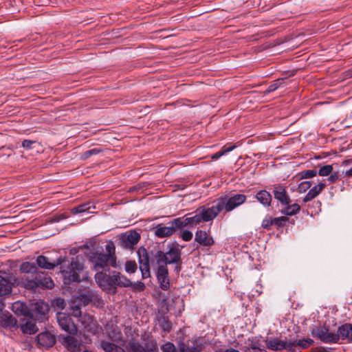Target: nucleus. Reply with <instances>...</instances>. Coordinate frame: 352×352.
Returning <instances> with one entry per match:
<instances>
[{
    "label": "nucleus",
    "mask_w": 352,
    "mask_h": 352,
    "mask_svg": "<svg viewBox=\"0 0 352 352\" xmlns=\"http://www.w3.org/2000/svg\"><path fill=\"white\" fill-rule=\"evenodd\" d=\"M254 197L264 207H269L271 206L272 197L268 191L265 190H261L255 195Z\"/></svg>",
    "instance_id": "4be33fe9"
},
{
    "label": "nucleus",
    "mask_w": 352,
    "mask_h": 352,
    "mask_svg": "<svg viewBox=\"0 0 352 352\" xmlns=\"http://www.w3.org/2000/svg\"><path fill=\"white\" fill-rule=\"evenodd\" d=\"M266 347L272 351H281L283 349H287L292 351L290 346V340L285 341L280 340L278 338H270L265 340Z\"/></svg>",
    "instance_id": "ddd939ff"
},
{
    "label": "nucleus",
    "mask_w": 352,
    "mask_h": 352,
    "mask_svg": "<svg viewBox=\"0 0 352 352\" xmlns=\"http://www.w3.org/2000/svg\"><path fill=\"white\" fill-rule=\"evenodd\" d=\"M20 271L22 273L26 274V276H29L30 278H33L34 275L38 271L36 265L30 262H23L20 265Z\"/></svg>",
    "instance_id": "b1692460"
},
{
    "label": "nucleus",
    "mask_w": 352,
    "mask_h": 352,
    "mask_svg": "<svg viewBox=\"0 0 352 352\" xmlns=\"http://www.w3.org/2000/svg\"><path fill=\"white\" fill-rule=\"evenodd\" d=\"M52 305L54 307L63 309L65 307V301L63 298H56L52 301Z\"/></svg>",
    "instance_id": "a18cd8bd"
},
{
    "label": "nucleus",
    "mask_w": 352,
    "mask_h": 352,
    "mask_svg": "<svg viewBox=\"0 0 352 352\" xmlns=\"http://www.w3.org/2000/svg\"><path fill=\"white\" fill-rule=\"evenodd\" d=\"M140 238V234L135 230H130L120 235L118 244L124 249L131 250L139 242Z\"/></svg>",
    "instance_id": "1a4fd4ad"
},
{
    "label": "nucleus",
    "mask_w": 352,
    "mask_h": 352,
    "mask_svg": "<svg viewBox=\"0 0 352 352\" xmlns=\"http://www.w3.org/2000/svg\"><path fill=\"white\" fill-rule=\"evenodd\" d=\"M82 323L84 325L85 331L92 333L96 334L98 331V323L94 318L89 315H85L83 317L82 320Z\"/></svg>",
    "instance_id": "6ab92c4d"
},
{
    "label": "nucleus",
    "mask_w": 352,
    "mask_h": 352,
    "mask_svg": "<svg viewBox=\"0 0 352 352\" xmlns=\"http://www.w3.org/2000/svg\"><path fill=\"white\" fill-rule=\"evenodd\" d=\"M336 336L338 337L336 343L339 342L340 339L347 340L348 342H352V324L344 323L339 326Z\"/></svg>",
    "instance_id": "2eb2a0df"
},
{
    "label": "nucleus",
    "mask_w": 352,
    "mask_h": 352,
    "mask_svg": "<svg viewBox=\"0 0 352 352\" xmlns=\"http://www.w3.org/2000/svg\"><path fill=\"white\" fill-rule=\"evenodd\" d=\"M261 226L265 230H270L273 226V217L271 216H266L262 221Z\"/></svg>",
    "instance_id": "ea45409f"
},
{
    "label": "nucleus",
    "mask_w": 352,
    "mask_h": 352,
    "mask_svg": "<svg viewBox=\"0 0 352 352\" xmlns=\"http://www.w3.org/2000/svg\"><path fill=\"white\" fill-rule=\"evenodd\" d=\"M57 322L61 329L74 335L77 332V327L72 320L71 317L65 313H58L56 315Z\"/></svg>",
    "instance_id": "9d476101"
},
{
    "label": "nucleus",
    "mask_w": 352,
    "mask_h": 352,
    "mask_svg": "<svg viewBox=\"0 0 352 352\" xmlns=\"http://www.w3.org/2000/svg\"><path fill=\"white\" fill-rule=\"evenodd\" d=\"M130 287H131L135 291L142 292L144 290L146 287L144 283L138 281L137 283L132 282V285Z\"/></svg>",
    "instance_id": "de8ad7c7"
},
{
    "label": "nucleus",
    "mask_w": 352,
    "mask_h": 352,
    "mask_svg": "<svg viewBox=\"0 0 352 352\" xmlns=\"http://www.w3.org/2000/svg\"><path fill=\"white\" fill-rule=\"evenodd\" d=\"M179 352H202L204 345L199 342L198 338L186 339L179 338L177 342Z\"/></svg>",
    "instance_id": "6e6552de"
},
{
    "label": "nucleus",
    "mask_w": 352,
    "mask_h": 352,
    "mask_svg": "<svg viewBox=\"0 0 352 352\" xmlns=\"http://www.w3.org/2000/svg\"><path fill=\"white\" fill-rule=\"evenodd\" d=\"M129 349L132 352H154L156 351V349H151L150 350L146 349L142 344H140L138 342H129L128 344Z\"/></svg>",
    "instance_id": "c85d7f7f"
},
{
    "label": "nucleus",
    "mask_w": 352,
    "mask_h": 352,
    "mask_svg": "<svg viewBox=\"0 0 352 352\" xmlns=\"http://www.w3.org/2000/svg\"><path fill=\"white\" fill-rule=\"evenodd\" d=\"M342 175L344 177V176L352 177V167L346 171H342Z\"/></svg>",
    "instance_id": "13d9d810"
},
{
    "label": "nucleus",
    "mask_w": 352,
    "mask_h": 352,
    "mask_svg": "<svg viewBox=\"0 0 352 352\" xmlns=\"http://www.w3.org/2000/svg\"><path fill=\"white\" fill-rule=\"evenodd\" d=\"M249 344L245 345L246 347H260L259 340L255 338L248 339Z\"/></svg>",
    "instance_id": "864d4df0"
},
{
    "label": "nucleus",
    "mask_w": 352,
    "mask_h": 352,
    "mask_svg": "<svg viewBox=\"0 0 352 352\" xmlns=\"http://www.w3.org/2000/svg\"><path fill=\"white\" fill-rule=\"evenodd\" d=\"M36 342L40 347L50 348L56 342V338L54 335L50 332L45 331L39 333L36 336Z\"/></svg>",
    "instance_id": "dca6fc26"
},
{
    "label": "nucleus",
    "mask_w": 352,
    "mask_h": 352,
    "mask_svg": "<svg viewBox=\"0 0 352 352\" xmlns=\"http://www.w3.org/2000/svg\"><path fill=\"white\" fill-rule=\"evenodd\" d=\"M100 346L105 352H121L122 350H124L116 344L105 340L100 342Z\"/></svg>",
    "instance_id": "cd10ccee"
},
{
    "label": "nucleus",
    "mask_w": 352,
    "mask_h": 352,
    "mask_svg": "<svg viewBox=\"0 0 352 352\" xmlns=\"http://www.w3.org/2000/svg\"><path fill=\"white\" fill-rule=\"evenodd\" d=\"M272 193L274 194V199H276L281 206L291 204L292 200L285 186L280 184L274 185Z\"/></svg>",
    "instance_id": "f8f14e48"
},
{
    "label": "nucleus",
    "mask_w": 352,
    "mask_h": 352,
    "mask_svg": "<svg viewBox=\"0 0 352 352\" xmlns=\"http://www.w3.org/2000/svg\"><path fill=\"white\" fill-rule=\"evenodd\" d=\"M21 329L24 333L28 334H34L38 331L36 324L32 321H28L21 327Z\"/></svg>",
    "instance_id": "473e14b6"
},
{
    "label": "nucleus",
    "mask_w": 352,
    "mask_h": 352,
    "mask_svg": "<svg viewBox=\"0 0 352 352\" xmlns=\"http://www.w3.org/2000/svg\"><path fill=\"white\" fill-rule=\"evenodd\" d=\"M176 241L167 245V251L164 252L159 247L148 251L144 247L138 248L137 254L140 270L143 279L151 276V265L156 266V277L160 287L166 291L170 287L168 265L182 263V248Z\"/></svg>",
    "instance_id": "f257e3e1"
},
{
    "label": "nucleus",
    "mask_w": 352,
    "mask_h": 352,
    "mask_svg": "<svg viewBox=\"0 0 352 352\" xmlns=\"http://www.w3.org/2000/svg\"><path fill=\"white\" fill-rule=\"evenodd\" d=\"M195 242L204 247H211L214 243L212 236L202 230H198L195 232Z\"/></svg>",
    "instance_id": "4468645a"
},
{
    "label": "nucleus",
    "mask_w": 352,
    "mask_h": 352,
    "mask_svg": "<svg viewBox=\"0 0 352 352\" xmlns=\"http://www.w3.org/2000/svg\"><path fill=\"white\" fill-rule=\"evenodd\" d=\"M91 269L96 273L109 271L110 267H117V257L114 243L110 241L105 245V252L98 248L91 250L87 254Z\"/></svg>",
    "instance_id": "7ed1b4c3"
},
{
    "label": "nucleus",
    "mask_w": 352,
    "mask_h": 352,
    "mask_svg": "<svg viewBox=\"0 0 352 352\" xmlns=\"http://www.w3.org/2000/svg\"><path fill=\"white\" fill-rule=\"evenodd\" d=\"M348 162H349L348 161H344V162H343V164H348Z\"/></svg>",
    "instance_id": "680f3d73"
},
{
    "label": "nucleus",
    "mask_w": 352,
    "mask_h": 352,
    "mask_svg": "<svg viewBox=\"0 0 352 352\" xmlns=\"http://www.w3.org/2000/svg\"><path fill=\"white\" fill-rule=\"evenodd\" d=\"M102 152L101 149L94 148L88 151H85L82 155V159L87 160L93 155H98Z\"/></svg>",
    "instance_id": "79ce46f5"
},
{
    "label": "nucleus",
    "mask_w": 352,
    "mask_h": 352,
    "mask_svg": "<svg viewBox=\"0 0 352 352\" xmlns=\"http://www.w3.org/2000/svg\"><path fill=\"white\" fill-rule=\"evenodd\" d=\"M199 211L203 222H208L213 220L221 211L222 209L217 199L214 201V204L210 208H203Z\"/></svg>",
    "instance_id": "9b49d317"
},
{
    "label": "nucleus",
    "mask_w": 352,
    "mask_h": 352,
    "mask_svg": "<svg viewBox=\"0 0 352 352\" xmlns=\"http://www.w3.org/2000/svg\"><path fill=\"white\" fill-rule=\"evenodd\" d=\"M36 309L38 313L43 316H45L49 311L47 305H45L43 302H37L36 304Z\"/></svg>",
    "instance_id": "37998d69"
},
{
    "label": "nucleus",
    "mask_w": 352,
    "mask_h": 352,
    "mask_svg": "<svg viewBox=\"0 0 352 352\" xmlns=\"http://www.w3.org/2000/svg\"><path fill=\"white\" fill-rule=\"evenodd\" d=\"M72 314L76 318L80 317L82 314L80 307L78 305H72Z\"/></svg>",
    "instance_id": "3c124183"
},
{
    "label": "nucleus",
    "mask_w": 352,
    "mask_h": 352,
    "mask_svg": "<svg viewBox=\"0 0 352 352\" xmlns=\"http://www.w3.org/2000/svg\"><path fill=\"white\" fill-rule=\"evenodd\" d=\"M311 336L320 340L321 342L327 344L336 343V333L329 331V327L325 325H314L310 328Z\"/></svg>",
    "instance_id": "0eeeda50"
},
{
    "label": "nucleus",
    "mask_w": 352,
    "mask_h": 352,
    "mask_svg": "<svg viewBox=\"0 0 352 352\" xmlns=\"http://www.w3.org/2000/svg\"><path fill=\"white\" fill-rule=\"evenodd\" d=\"M318 174V171L315 169L311 170H305L301 172H300L298 174V177L300 179H304L307 178H312L315 176H316Z\"/></svg>",
    "instance_id": "e433bc0d"
},
{
    "label": "nucleus",
    "mask_w": 352,
    "mask_h": 352,
    "mask_svg": "<svg viewBox=\"0 0 352 352\" xmlns=\"http://www.w3.org/2000/svg\"><path fill=\"white\" fill-rule=\"evenodd\" d=\"M325 187L326 184L320 182L311 188H310L309 192L302 199L303 202L307 203L316 198Z\"/></svg>",
    "instance_id": "412c9836"
},
{
    "label": "nucleus",
    "mask_w": 352,
    "mask_h": 352,
    "mask_svg": "<svg viewBox=\"0 0 352 352\" xmlns=\"http://www.w3.org/2000/svg\"><path fill=\"white\" fill-rule=\"evenodd\" d=\"M310 352H329L328 349L324 346H318L311 349Z\"/></svg>",
    "instance_id": "5fc2aeb1"
},
{
    "label": "nucleus",
    "mask_w": 352,
    "mask_h": 352,
    "mask_svg": "<svg viewBox=\"0 0 352 352\" xmlns=\"http://www.w3.org/2000/svg\"><path fill=\"white\" fill-rule=\"evenodd\" d=\"M192 236L193 234L192 232L189 230H185L181 234V237L184 241H190L192 239Z\"/></svg>",
    "instance_id": "603ef678"
},
{
    "label": "nucleus",
    "mask_w": 352,
    "mask_h": 352,
    "mask_svg": "<svg viewBox=\"0 0 352 352\" xmlns=\"http://www.w3.org/2000/svg\"><path fill=\"white\" fill-rule=\"evenodd\" d=\"M287 78H278L274 80L272 84L267 88V89L264 91L265 94H268L271 92L276 91L278 88L283 86L285 83V81Z\"/></svg>",
    "instance_id": "2f4dec72"
},
{
    "label": "nucleus",
    "mask_w": 352,
    "mask_h": 352,
    "mask_svg": "<svg viewBox=\"0 0 352 352\" xmlns=\"http://www.w3.org/2000/svg\"><path fill=\"white\" fill-rule=\"evenodd\" d=\"M173 265H175L174 271L176 273H179L181 271V270H182V263H173Z\"/></svg>",
    "instance_id": "4d7b16f0"
},
{
    "label": "nucleus",
    "mask_w": 352,
    "mask_h": 352,
    "mask_svg": "<svg viewBox=\"0 0 352 352\" xmlns=\"http://www.w3.org/2000/svg\"><path fill=\"white\" fill-rule=\"evenodd\" d=\"M62 344L72 352L80 351V343L72 336H63Z\"/></svg>",
    "instance_id": "f3484780"
},
{
    "label": "nucleus",
    "mask_w": 352,
    "mask_h": 352,
    "mask_svg": "<svg viewBox=\"0 0 352 352\" xmlns=\"http://www.w3.org/2000/svg\"><path fill=\"white\" fill-rule=\"evenodd\" d=\"M36 262L39 267L45 270H53L55 267L60 265L64 285L81 281L79 274L83 270L84 265L80 262L78 256L73 257L69 261L66 256H60L56 260L51 261L47 256L40 255L36 257Z\"/></svg>",
    "instance_id": "f03ea898"
},
{
    "label": "nucleus",
    "mask_w": 352,
    "mask_h": 352,
    "mask_svg": "<svg viewBox=\"0 0 352 352\" xmlns=\"http://www.w3.org/2000/svg\"><path fill=\"white\" fill-rule=\"evenodd\" d=\"M36 142L30 140H24L22 142V146L26 150H30L34 148L33 144H36Z\"/></svg>",
    "instance_id": "09e8293b"
},
{
    "label": "nucleus",
    "mask_w": 352,
    "mask_h": 352,
    "mask_svg": "<svg viewBox=\"0 0 352 352\" xmlns=\"http://www.w3.org/2000/svg\"><path fill=\"white\" fill-rule=\"evenodd\" d=\"M289 218L285 216L273 218V226L279 230L286 226L289 222Z\"/></svg>",
    "instance_id": "f704fd0d"
},
{
    "label": "nucleus",
    "mask_w": 352,
    "mask_h": 352,
    "mask_svg": "<svg viewBox=\"0 0 352 352\" xmlns=\"http://www.w3.org/2000/svg\"><path fill=\"white\" fill-rule=\"evenodd\" d=\"M241 350L243 352H267V351L261 347H246V346H243Z\"/></svg>",
    "instance_id": "8fccbe9b"
},
{
    "label": "nucleus",
    "mask_w": 352,
    "mask_h": 352,
    "mask_svg": "<svg viewBox=\"0 0 352 352\" xmlns=\"http://www.w3.org/2000/svg\"><path fill=\"white\" fill-rule=\"evenodd\" d=\"M190 213L184 216L188 227L190 228L194 225H197L201 222H203V220L201 219V214L199 212L196 214L193 217H188V215H190Z\"/></svg>",
    "instance_id": "72a5a7b5"
},
{
    "label": "nucleus",
    "mask_w": 352,
    "mask_h": 352,
    "mask_svg": "<svg viewBox=\"0 0 352 352\" xmlns=\"http://www.w3.org/2000/svg\"><path fill=\"white\" fill-rule=\"evenodd\" d=\"M17 320L8 311L0 315V325L5 329H11L16 325Z\"/></svg>",
    "instance_id": "a211bd4d"
},
{
    "label": "nucleus",
    "mask_w": 352,
    "mask_h": 352,
    "mask_svg": "<svg viewBox=\"0 0 352 352\" xmlns=\"http://www.w3.org/2000/svg\"><path fill=\"white\" fill-rule=\"evenodd\" d=\"M330 176L327 179V180L331 183H335L336 182L340 180L344 176L341 174L340 175L338 172H334L333 173H331Z\"/></svg>",
    "instance_id": "49530a36"
},
{
    "label": "nucleus",
    "mask_w": 352,
    "mask_h": 352,
    "mask_svg": "<svg viewBox=\"0 0 352 352\" xmlns=\"http://www.w3.org/2000/svg\"><path fill=\"white\" fill-rule=\"evenodd\" d=\"M65 218H66V217L63 214H56L52 217V221L58 222L60 220L64 219Z\"/></svg>",
    "instance_id": "6e6d98bb"
},
{
    "label": "nucleus",
    "mask_w": 352,
    "mask_h": 352,
    "mask_svg": "<svg viewBox=\"0 0 352 352\" xmlns=\"http://www.w3.org/2000/svg\"><path fill=\"white\" fill-rule=\"evenodd\" d=\"M82 298L84 299V303H87L88 304L90 301H91V298H89L88 296H81Z\"/></svg>",
    "instance_id": "bf43d9fd"
},
{
    "label": "nucleus",
    "mask_w": 352,
    "mask_h": 352,
    "mask_svg": "<svg viewBox=\"0 0 352 352\" xmlns=\"http://www.w3.org/2000/svg\"><path fill=\"white\" fill-rule=\"evenodd\" d=\"M21 285L27 289L36 291L38 288L52 289L54 283L47 273L38 270L33 278L24 276L21 278Z\"/></svg>",
    "instance_id": "20e7f679"
},
{
    "label": "nucleus",
    "mask_w": 352,
    "mask_h": 352,
    "mask_svg": "<svg viewBox=\"0 0 352 352\" xmlns=\"http://www.w3.org/2000/svg\"><path fill=\"white\" fill-rule=\"evenodd\" d=\"M154 230L155 236L159 238L169 237L175 233V230L171 225L164 226L162 224H159L154 228Z\"/></svg>",
    "instance_id": "aec40b11"
},
{
    "label": "nucleus",
    "mask_w": 352,
    "mask_h": 352,
    "mask_svg": "<svg viewBox=\"0 0 352 352\" xmlns=\"http://www.w3.org/2000/svg\"><path fill=\"white\" fill-rule=\"evenodd\" d=\"M117 287H129L132 285V281L122 275L120 272L116 271Z\"/></svg>",
    "instance_id": "7c9ffc66"
},
{
    "label": "nucleus",
    "mask_w": 352,
    "mask_h": 352,
    "mask_svg": "<svg viewBox=\"0 0 352 352\" xmlns=\"http://www.w3.org/2000/svg\"><path fill=\"white\" fill-rule=\"evenodd\" d=\"M91 208H95L94 204L92 202H86L72 208L71 209V213L72 214H76L83 212H92L90 211Z\"/></svg>",
    "instance_id": "393cba45"
},
{
    "label": "nucleus",
    "mask_w": 352,
    "mask_h": 352,
    "mask_svg": "<svg viewBox=\"0 0 352 352\" xmlns=\"http://www.w3.org/2000/svg\"><path fill=\"white\" fill-rule=\"evenodd\" d=\"M247 197L243 194L224 195L217 199L222 211L231 212L246 201Z\"/></svg>",
    "instance_id": "423d86ee"
},
{
    "label": "nucleus",
    "mask_w": 352,
    "mask_h": 352,
    "mask_svg": "<svg viewBox=\"0 0 352 352\" xmlns=\"http://www.w3.org/2000/svg\"><path fill=\"white\" fill-rule=\"evenodd\" d=\"M283 206L285 207L280 210V212L285 217L295 215L300 210V206L298 204H289Z\"/></svg>",
    "instance_id": "a878e982"
},
{
    "label": "nucleus",
    "mask_w": 352,
    "mask_h": 352,
    "mask_svg": "<svg viewBox=\"0 0 352 352\" xmlns=\"http://www.w3.org/2000/svg\"><path fill=\"white\" fill-rule=\"evenodd\" d=\"M311 186V182L309 181L302 182L299 184L298 187V191L300 193L305 192Z\"/></svg>",
    "instance_id": "c03bdc74"
},
{
    "label": "nucleus",
    "mask_w": 352,
    "mask_h": 352,
    "mask_svg": "<svg viewBox=\"0 0 352 352\" xmlns=\"http://www.w3.org/2000/svg\"><path fill=\"white\" fill-rule=\"evenodd\" d=\"M158 323L162 329L166 332L169 333L172 329V323L169 320L168 316H162L158 319Z\"/></svg>",
    "instance_id": "c756f323"
},
{
    "label": "nucleus",
    "mask_w": 352,
    "mask_h": 352,
    "mask_svg": "<svg viewBox=\"0 0 352 352\" xmlns=\"http://www.w3.org/2000/svg\"><path fill=\"white\" fill-rule=\"evenodd\" d=\"M316 204L317 205H318V207H320V206H321V202H320V201H317L316 202Z\"/></svg>",
    "instance_id": "052dcab7"
},
{
    "label": "nucleus",
    "mask_w": 352,
    "mask_h": 352,
    "mask_svg": "<svg viewBox=\"0 0 352 352\" xmlns=\"http://www.w3.org/2000/svg\"><path fill=\"white\" fill-rule=\"evenodd\" d=\"M168 224L172 226V227L173 228V230H175V232L177 230H181L184 228L188 226L185 217L174 219L173 221H170V222H168Z\"/></svg>",
    "instance_id": "bb28decb"
},
{
    "label": "nucleus",
    "mask_w": 352,
    "mask_h": 352,
    "mask_svg": "<svg viewBox=\"0 0 352 352\" xmlns=\"http://www.w3.org/2000/svg\"><path fill=\"white\" fill-rule=\"evenodd\" d=\"M95 280L98 285L104 292L110 294L117 292L116 271H103L96 273Z\"/></svg>",
    "instance_id": "39448f33"
},
{
    "label": "nucleus",
    "mask_w": 352,
    "mask_h": 352,
    "mask_svg": "<svg viewBox=\"0 0 352 352\" xmlns=\"http://www.w3.org/2000/svg\"><path fill=\"white\" fill-rule=\"evenodd\" d=\"M332 171H333L332 165H325V166L320 167V168L318 171V174L319 175L323 176V177L329 176V175H331Z\"/></svg>",
    "instance_id": "4c0bfd02"
},
{
    "label": "nucleus",
    "mask_w": 352,
    "mask_h": 352,
    "mask_svg": "<svg viewBox=\"0 0 352 352\" xmlns=\"http://www.w3.org/2000/svg\"><path fill=\"white\" fill-rule=\"evenodd\" d=\"M162 352H179L175 344L170 342H167L161 346Z\"/></svg>",
    "instance_id": "58836bf2"
},
{
    "label": "nucleus",
    "mask_w": 352,
    "mask_h": 352,
    "mask_svg": "<svg viewBox=\"0 0 352 352\" xmlns=\"http://www.w3.org/2000/svg\"><path fill=\"white\" fill-rule=\"evenodd\" d=\"M314 344V340L311 338H303L300 340H290L291 351L295 350V347L298 346L300 349H305Z\"/></svg>",
    "instance_id": "5701e85b"
},
{
    "label": "nucleus",
    "mask_w": 352,
    "mask_h": 352,
    "mask_svg": "<svg viewBox=\"0 0 352 352\" xmlns=\"http://www.w3.org/2000/svg\"><path fill=\"white\" fill-rule=\"evenodd\" d=\"M235 147L236 146L234 145L230 146H224L219 151L212 154L210 156V158L212 160H217L225 154L232 151Z\"/></svg>",
    "instance_id": "c9c22d12"
},
{
    "label": "nucleus",
    "mask_w": 352,
    "mask_h": 352,
    "mask_svg": "<svg viewBox=\"0 0 352 352\" xmlns=\"http://www.w3.org/2000/svg\"><path fill=\"white\" fill-rule=\"evenodd\" d=\"M138 268L135 261H127L125 263V270L128 273H134Z\"/></svg>",
    "instance_id": "a19ab883"
}]
</instances>
